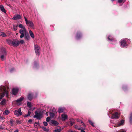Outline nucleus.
<instances>
[{
    "label": "nucleus",
    "mask_w": 132,
    "mask_h": 132,
    "mask_svg": "<svg viewBox=\"0 0 132 132\" xmlns=\"http://www.w3.org/2000/svg\"><path fill=\"white\" fill-rule=\"evenodd\" d=\"M5 94L6 97H8V92L6 90V87L1 86L0 87V101L3 97Z\"/></svg>",
    "instance_id": "1"
},
{
    "label": "nucleus",
    "mask_w": 132,
    "mask_h": 132,
    "mask_svg": "<svg viewBox=\"0 0 132 132\" xmlns=\"http://www.w3.org/2000/svg\"><path fill=\"white\" fill-rule=\"evenodd\" d=\"M35 114L33 116L34 118H36L38 120L40 119L42 117L43 113L41 111H36L35 112Z\"/></svg>",
    "instance_id": "2"
},
{
    "label": "nucleus",
    "mask_w": 132,
    "mask_h": 132,
    "mask_svg": "<svg viewBox=\"0 0 132 132\" xmlns=\"http://www.w3.org/2000/svg\"><path fill=\"white\" fill-rule=\"evenodd\" d=\"M24 18L26 25L27 26H29L30 27L34 29V25L32 22V21L28 20L25 16H24Z\"/></svg>",
    "instance_id": "3"
},
{
    "label": "nucleus",
    "mask_w": 132,
    "mask_h": 132,
    "mask_svg": "<svg viewBox=\"0 0 132 132\" xmlns=\"http://www.w3.org/2000/svg\"><path fill=\"white\" fill-rule=\"evenodd\" d=\"M34 47L36 55L39 56L40 52V49L39 46L37 45L36 44L35 45Z\"/></svg>",
    "instance_id": "4"
},
{
    "label": "nucleus",
    "mask_w": 132,
    "mask_h": 132,
    "mask_svg": "<svg viewBox=\"0 0 132 132\" xmlns=\"http://www.w3.org/2000/svg\"><path fill=\"white\" fill-rule=\"evenodd\" d=\"M26 32H27V30L25 29V30L24 29H20L19 31V33L21 34L20 37L21 38L24 37V35L25 34Z\"/></svg>",
    "instance_id": "5"
},
{
    "label": "nucleus",
    "mask_w": 132,
    "mask_h": 132,
    "mask_svg": "<svg viewBox=\"0 0 132 132\" xmlns=\"http://www.w3.org/2000/svg\"><path fill=\"white\" fill-rule=\"evenodd\" d=\"M19 44V41L16 39H13L12 46H14L17 47Z\"/></svg>",
    "instance_id": "6"
},
{
    "label": "nucleus",
    "mask_w": 132,
    "mask_h": 132,
    "mask_svg": "<svg viewBox=\"0 0 132 132\" xmlns=\"http://www.w3.org/2000/svg\"><path fill=\"white\" fill-rule=\"evenodd\" d=\"M14 114L17 116H19L21 115L22 114V112L21 111V109L19 108L18 110H15L14 111Z\"/></svg>",
    "instance_id": "7"
},
{
    "label": "nucleus",
    "mask_w": 132,
    "mask_h": 132,
    "mask_svg": "<svg viewBox=\"0 0 132 132\" xmlns=\"http://www.w3.org/2000/svg\"><path fill=\"white\" fill-rule=\"evenodd\" d=\"M119 118L118 113L117 112H115L113 113L111 116V118L116 119Z\"/></svg>",
    "instance_id": "8"
},
{
    "label": "nucleus",
    "mask_w": 132,
    "mask_h": 132,
    "mask_svg": "<svg viewBox=\"0 0 132 132\" xmlns=\"http://www.w3.org/2000/svg\"><path fill=\"white\" fill-rule=\"evenodd\" d=\"M49 123L51 125H53L55 126H57L59 124L57 121L53 120H51L49 122Z\"/></svg>",
    "instance_id": "9"
},
{
    "label": "nucleus",
    "mask_w": 132,
    "mask_h": 132,
    "mask_svg": "<svg viewBox=\"0 0 132 132\" xmlns=\"http://www.w3.org/2000/svg\"><path fill=\"white\" fill-rule=\"evenodd\" d=\"M120 44L121 46L123 47L126 46L127 45V44L126 43V41L125 39L121 40L120 41Z\"/></svg>",
    "instance_id": "10"
},
{
    "label": "nucleus",
    "mask_w": 132,
    "mask_h": 132,
    "mask_svg": "<svg viewBox=\"0 0 132 132\" xmlns=\"http://www.w3.org/2000/svg\"><path fill=\"white\" fill-rule=\"evenodd\" d=\"M24 38L26 40H28L30 39V37L28 32H26L24 35Z\"/></svg>",
    "instance_id": "11"
},
{
    "label": "nucleus",
    "mask_w": 132,
    "mask_h": 132,
    "mask_svg": "<svg viewBox=\"0 0 132 132\" xmlns=\"http://www.w3.org/2000/svg\"><path fill=\"white\" fill-rule=\"evenodd\" d=\"M19 89L18 88H14L12 89V93L13 95H16L18 93Z\"/></svg>",
    "instance_id": "12"
},
{
    "label": "nucleus",
    "mask_w": 132,
    "mask_h": 132,
    "mask_svg": "<svg viewBox=\"0 0 132 132\" xmlns=\"http://www.w3.org/2000/svg\"><path fill=\"white\" fill-rule=\"evenodd\" d=\"M61 116L62 118V120L63 121H65L68 118V116L65 114H62Z\"/></svg>",
    "instance_id": "13"
},
{
    "label": "nucleus",
    "mask_w": 132,
    "mask_h": 132,
    "mask_svg": "<svg viewBox=\"0 0 132 132\" xmlns=\"http://www.w3.org/2000/svg\"><path fill=\"white\" fill-rule=\"evenodd\" d=\"M21 17L20 15H16L14 16L12 18V19L15 20H16L18 19H21Z\"/></svg>",
    "instance_id": "14"
},
{
    "label": "nucleus",
    "mask_w": 132,
    "mask_h": 132,
    "mask_svg": "<svg viewBox=\"0 0 132 132\" xmlns=\"http://www.w3.org/2000/svg\"><path fill=\"white\" fill-rule=\"evenodd\" d=\"M4 51V54L3 55H2L1 56V58L2 61H4L5 60V56L6 54V51L4 50H3Z\"/></svg>",
    "instance_id": "15"
},
{
    "label": "nucleus",
    "mask_w": 132,
    "mask_h": 132,
    "mask_svg": "<svg viewBox=\"0 0 132 132\" xmlns=\"http://www.w3.org/2000/svg\"><path fill=\"white\" fill-rule=\"evenodd\" d=\"M34 95L32 93H29L28 95V99L29 101H31Z\"/></svg>",
    "instance_id": "16"
},
{
    "label": "nucleus",
    "mask_w": 132,
    "mask_h": 132,
    "mask_svg": "<svg viewBox=\"0 0 132 132\" xmlns=\"http://www.w3.org/2000/svg\"><path fill=\"white\" fill-rule=\"evenodd\" d=\"M6 42L7 44L10 45H12L13 39H6Z\"/></svg>",
    "instance_id": "17"
},
{
    "label": "nucleus",
    "mask_w": 132,
    "mask_h": 132,
    "mask_svg": "<svg viewBox=\"0 0 132 132\" xmlns=\"http://www.w3.org/2000/svg\"><path fill=\"white\" fill-rule=\"evenodd\" d=\"M65 110L64 108H60L58 109L57 112L59 113L63 112Z\"/></svg>",
    "instance_id": "18"
},
{
    "label": "nucleus",
    "mask_w": 132,
    "mask_h": 132,
    "mask_svg": "<svg viewBox=\"0 0 132 132\" xmlns=\"http://www.w3.org/2000/svg\"><path fill=\"white\" fill-rule=\"evenodd\" d=\"M0 9L1 11L4 12V13H6V10L4 8V6L2 5H0Z\"/></svg>",
    "instance_id": "19"
},
{
    "label": "nucleus",
    "mask_w": 132,
    "mask_h": 132,
    "mask_svg": "<svg viewBox=\"0 0 132 132\" xmlns=\"http://www.w3.org/2000/svg\"><path fill=\"white\" fill-rule=\"evenodd\" d=\"M6 100L4 99H3L1 101L0 103V105H4L6 104Z\"/></svg>",
    "instance_id": "20"
},
{
    "label": "nucleus",
    "mask_w": 132,
    "mask_h": 132,
    "mask_svg": "<svg viewBox=\"0 0 132 132\" xmlns=\"http://www.w3.org/2000/svg\"><path fill=\"white\" fill-rule=\"evenodd\" d=\"M23 99L24 97H21L19 99H17L16 100V102L18 103H19L22 102L23 100Z\"/></svg>",
    "instance_id": "21"
},
{
    "label": "nucleus",
    "mask_w": 132,
    "mask_h": 132,
    "mask_svg": "<svg viewBox=\"0 0 132 132\" xmlns=\"http://www.w3.org/2000/svg\"><path fill=\"white\" fill-rule=\"evenodd\" d=\"M0 36L3 37H5L6 36V35L4 33L0 31Z\"/></svg>",
    "instance_id": "22"
},
{
    "label": "nucleus",
    "mask_w": 132,
    "mask_h": 132,
    "mask_svg": "<svg viewBox=\"0 0 132 132\" xmlns=\"http://www.w3.org/2000/svg\"><path fill=\"white\" fill-rule=\"evenodd\" d=\"M108 40L110 41H115V40L112 38L111 36H109L108 38Z\"/></svg>",
    "instance_id": "23"
},
{
    "label": "nucleus",
    "mask_w": 132,
    "mask_h": 132,
    "mask_svg": "<svg viewBox=\"0 0 132 132\" xmlns=\"http://www.w3.org/2000/svg\"><path fill=\"white\" fill-rule=\"evenodd\" d=\"M31 109H29L28 111L27 114L25 115L24 116V117H28V116H30V115L31 113Z\"/></svg>",
    "instance_id": "24"
},
{
    "label": "nucleus",
    "mask_w": 132,
    "mask_h": 132,
    "mask_svg": "<svg viewBox=\"0 0 132 132\" xmlns=\"http://www.w3.org/2000/svg\"><path fill=\"white\" fill-rule=\"evenodd\" d=\"M29 33L31 38H34V36L31 30H29Z\"/></svg>",
    "instance_id": "25"
},
{
    "label": "nucleus",
    "mask_w": 132,
    "mask_h": 132,
    "mask_svg": "<svg viewBox=\"0 0 132 132\" xmlns=\"http://www.w3.org/2000/svg\"><path fill=\"white\" fill-rule=\"evenodd\" d=\"M81 35L80 33H77V34L76 38L77 39H78L81 37Z\"/></svg>",
    "instance_id": "26"
},
{
    "label": "nucleus",
    "mask_w": 132,
    "mask_h": 132,
    "mask_svg": "<svg viewBox=\"0 0 132 132\" xmlns=\"http://www.w3.org/2000/svg\"><path fill=\"white\" fill-rule=\"evenodd\" d=\"M125 122L124 120H122L120 121V122L118 124V126H120L121 125L123 124Z\"/></svg>",
    "instance_id": "27"
},
{
    "label": "nucleus",
    "mask_w": 132,
    "mask_h": 132,
    "mask_svg": "<svg viewBox=\"0 0 132 132\" xmlns=\"http://www.w3.org/2000/svg\"><path fill=\"white\" fill-rule=\"evenodd\" d=\"M18 27L21 29H24L25 30L26 28L25 27L23 26L22 24H20L18 25Z\"/></svg>",
    "instance_id": "28"
},
{
    "label": "nucleus",
    "mask_w": 132,
    "mask_h": 132,
    "mask_svg": "<svg viewBox=\"0 0 132 132\" xmlns=\"http://www.w3.org/2000/svg\"><path fill=\"white\" fill-rule=\"evenodd\" d=\"M129 120L130 122L131 123H132V112H131L130 114Z\"/></svg>",
    "instance_id": "29"
},
{
    "label": "nucleus",
    "mask_w": 132,
    "mask_h": 132,
    "mask_svg": "<svg viewBox=\"0 0 132 132\" xmlns=\"http://www.w3.org/2000/svg\"><path fill=\"white\" fill-rule=\"evenodd\" d=\"M45 131L47 132H48V129H46V127L43 126H42L41 127Z\"/></svg>",
    "instance_id": "30"
},
{
    "label": "nucleus",
    "mask_w": 132,
    "mask_h": 132,
    "mask_svg": "<svg viewBox=\"0 0 132 132\" xmlns=\"http://www.w3.org/2000/svg\"><path fill=\"white\" fill-rule=\"evenodd\" d=\"M9 113V112L7 110H6L3 112V114L6 115H8Z\"/></svg>",
    "instance_id": "31"
},
{
    "label": "nucleus",
    "mask_w": 132,
    "mask_h": 132,
    "mask_svg": "<svg viewBox=\"0 0 132 132\" xmlns=\"http://www.w3.org/2000/svg\"><path fill=\"white\" fill-rule=\"evenodd\" d=\"M75 121L73 119L71 120L70 121V123L71 126H72L73 124L75 123Z\"/></svg>",
    "instance_id": "32"
},
{
    "label": "nucleus",
    "mask_w": 132,
    "mask_h": 132,
    "mask_svg": "<svg viewBox=\"0 0 132 132\" xmlns=\"http://www.w3.org/2000/svg\"><path fill=\"white\" fill-rule=\"evenodd\" d=\"M75 128L76 129H78L79 130H81V128L79 127L77 125H75Z\"/></svg>",
    "instance_id": "33"
},
{
    "label": "nucleus",
    "mask_w": 132,
    "mask_h": 132,
    "mask_svg": "<svg viewBox=\"0 0 132 132\" xmlns=\"http://www.w3.org/2000/svg\"><path fill=\"white\" fill-rule=\"evenodd\" d=\"M88 122H89V123L93 127L94 126V124L93 122H92L91 120H88Z\"/></svg>",
    "instance_id": "34"
},
{
    "label": "nucleus",
    "mask_w": 132,
    "mask_h": 132,
    "mask_svg": "<svg viewBox=\"0 0 132 132\" xmlns=\"http://www.w3.org/2000/svg\"><path fill=\"white\" fill-rule=\"evenodd\" d=\"M27 105L28 107L30 108H31V102H27Z\"/></svg>",
    "instance_id": "35"
},
{
    "label": "nucleus",
    "mask_w": 132,
    "mask_h": 132,
    "mask_svg": "<svg viewBox=\"0 0 132 132\" xmlns=\"http://www.w3.org/2000/svg\"><path fill=\"white\" fill-rule=\"evenodd\" d=\"M61 130V128L59 129H55L54 130V132H60Z\"/></svg>",
    "instance_id": "36"
},
{
    "label": "nucleus",
    "mask_w": 132,
    "mask_h": 132,
    "mask_svg": "<svg viewBox=\"0 0 132 132\" xmlns=\"http://www.w3.org/2000/svg\"><path fill=\"white\" fill-rule=\"evenodd\" d=\"M50 117L53 118L54 116V114L53 113L51 112L50 114Z\"/></svg>",
    "instance_id": "37"
},
{
    "label": "nucleus",
    "mask_w": 132,
    "mask_h": 132,
    "mask_svg": "<svg viewBox=\"0 0 132 132\" xmlns=\"http://www.w3.org/2000/svg\"><path fill=\"white\" fill-rule=\"evenodd\" d=\"M51 119L49 117H47L46 119V121L47 122H50Z\"/></svg>",
    "instance_id": "38"
},
{
    "label": "nucleus",
    "mask_w": 132,
    "mask_h": 132,
    "mask_svg": "<svg viewBox=\"0 0 132 132\" xmlns=\"http://www.w3.org/2000/svg\"><path fill=\"white\" fill-rule=\"evenodd\" d=\"M19 42V43H20L22 44H23L24 43V40H21Z\"/></svg>",
    "instance_id": "39"
},
{
    "label": "nucleus",
    "mask_w": 132,
    "mask_h": 132,
    "mask_svg": "<svg viewBox=\"0 0 132 132\" xmlns=\"http://www.w3.org/2000/svg\"><path fill=\"white\" fill-rule=\"evenodd\" d=\"M43 123L44 125L45 126H46L48 125L47 123L46 122H45V121L43 122Z\"/></svg>",
    "instance_id": "40"
},
{
    "label": "nucleus",
    "mask_w": 132,
    "mask_h": 132,
    "mask_svg": "<svg viewBox=\"0 0 132 132\" xmlns=\"http://www.w3.org/2000/svg\"><path fill=\"white\" fill-rule=\"evenodd\" d=\"M5 118L4 117H2L0 116V121H2V120L3 119H4Z\"/></svg>",
    "instance_id": "41"
},
{
    "label": "nucleus",
    "mask_w": 132,
    "mask_h": 132,
    "mask_svg": "<svg viewBox=\"0 0 132 132\" xmlns=\"http://www.w3.org/2000/svg\"><path fill=\"white\" fill-rule=\"evenodd\" d=\"M16 123L17 124H21V122L19 120H16Z\"/></svg>",
    "instance_id": "42"
},
{
    "label": "nucleus",
    "mask_w": 132,
    "mask_h": 132,
    "mask_svg": "<svg viewBox=\"0 0 132 132\" xmlns=\"http://www.w3.org/2000/svg\"><path fill=\"white\" fill-rule=\"evenodd\" d=\"M13 29L15 31L17 29V26H13Z\"/></svg>",
    "instance_id": "43"
},
{
    "label": "nucleus",
    "mask_w": 132,
    "mask_h": 132,
    "mask_svg": "<svg viewBox=\"0 0 132 132\" xmlns=\"http://www.w3.org/2000/svg\"><path fill=\"white\" fill-rule=\"evenodd\" d=\"M32 122V120L31 119H29L28 121V122L29 123H31Z\"/></svg>",
    "instance_id": "44"
},
{
    "label": "nucleus",
    "mask_w": 132,
    "mask_h": 132,
    "mask_svg": "<svg viewBox=\"0 0 132 132\" xmlns=\"http://www.w3.org/2000/svg\"><path fill=\"white\" fill-rule=\"evenodd\" d=\"M35 108H30V109H31V111H33L35 109Z\"/></svg>",
    "instance_id": "45"
},
{
    "label": "nucleus",
    "mask_w": 132,
    "mask_h": 132,
    "mask_svg": "<svg viewBox=\"0 0 132 132\" xmlns=\"http://www.w3.org/2000/svg\"><path fill=\"white\" fill-rule=\"evenodd\" d=\"M77 121L78 122H80L81 120L79 119H77Z\"/></svg>",
    "instance_id": "46"
},
{
    "label": "nucleus",
    "mask_w": 132,
    "mask_h": 132,
    "mask_svg": "<svg viewBox=\"0 0 132 132\" xmlns=\"http://www.w3.org/2000/svg\"><path fill=\"white\" fill-rule=\"evenodd\" d=\"M10 123L11 124H12L13 123V121L12 120H11L10 121Z\"/></svg>",
    "instance_id": "47"
},
{
    "label": "nucleus",
    "mask_w": 132,
    "mask_h": 132,
    "mask_svg": "<svg viewBox=\"0 0 132 132\" xmlns=\"http://www.w3.org/2000/svg\"><path fill=\"white\" fill-rule=\"evenodd\" d=\"M81 132H85V131L83 130H81Z\"/></svg>",
    "instance_id": "48"
},
{
    "label": "nucleus",
    "mask_w": 132,
    "mask_h": 132,
    "mask_svg": "<svg viewBox=\"0 0 132 132\" xmlns=\"http://www.w3.org/2000/svg\"><path fill=\"white\" fill-rule=\"evenodd\" d=\"M37 64L36 63H35L34 64V66L35 67L37 65Z\"/></svg>",
    "instance_id": "49"
},
{
    "label": "nucleus",
    "mask_w": 132,
    "mask_h": 132,
    "mask_svg": "<svg viewBox=\"0 0 132 132\" xmlns=\"http://www.w3.org/2000/svg\"><path fill=\"white\" fill-rule=\"evenodd\" d=\"M125 131L124 130H122L120 131V132H125Z\"/></svg>",
    "instance_id": "50"
},
{
    "label": "nucleus",
    "mask_w": 132,
    "mask_h": 132,
    "mask_svg": "<svg viewBox=\"0 0 132 132\" xmlns=\"http://www.w3.org/2000/svg\"><path fill=\"white\" fill-rule=\"evenodd\" d=\"M3 128L2 127V125H1L0 126V129H3Z\"/></svg>",
    "instance_id": "51"
},
{
    "label": "nucleus",
    "mask_w": 132,
    "mask_h": 132,
    "mask_svg": "<svg viewBox=\"0 0 132 132\" xmlns=\"http://www.w3.org/2000/svg\"><path fill=\"white\" fill-rule=\"evenodd\" d=\"M82 125H83V126L84 127H85V126H85V125L84 123H83L82 124Z\"/></svg>",
    "instance_id": "52"
},
{
    "label": "nucleus",
    "mask_w": 132,
    "mask_h": 132,
    "mask_svg": "<svg viewBox=\"0 0 132 132\" xmlns=\"http://www.w3.org/2000/svg\"><path fill=\"white\" fill-rule=\"evenodd\" d=\"M123 90H125V87H123Z\"/></svg>",
    "instance_id": "53"
},
{
    "label": "nucleus",
    "mask_w": 132,
    "mask_h": 132,
    "mask_svg": "<svg viewBox=\"0 0 132 132\" xmlns=\"http://www.w3.org/2000/svg\"><path fill=\"white\" fill-rule=\"evenodd\" d=\"M18 132V130H15L14 132Z\"/></svg>",
    "instance_id": "54"
},
{
    "label": "nucleus",
    "mask_w": 132,
    "mask_h": 132,
    "mask_svg": "<svg viewBox=\"0 0 132 132\" xmlns=\"http://www.w3.org/2000/svg\"><path fill=\"white\" fill-rule=\"evenodd\" d=\"M37 123H38H38H39V122H38V123H37V122H35V123L34 124V125H35V124H37Z\"/></svg>",
    "instance_id": "55"
},
{
    "label": "nucleus",
    "mask_w": 132,
    "mask_h": 132,
    "mask_svg": "<svg viewBox=\"0 0 132 132\" xmlns=\"http://www.w3.org/2000/svg\"><path fill=\"white\" fill-rule=\"evenodd\" d=\"M80 122H81V123H82V124L84 123L81 120L80 121Z\"/></svg>",
    "instance_id": "56"
},
{
    "label": "nucleus",
    "mask_w": 132,
    "mask_h": 132,
    "mask_svg": "<svg viewBox=\"0 0 132 132\" xmlns=\"http://www.w3.org/2000/svg\"><path fill=\"white\" fill-rule=\"evenodd\" d=\"M7 88H8V89H9V87H8L7 86Z\"/></svg>",
    "instance_id": "57"
},
{
    "label": "nucleus",
    "mask_w": 132,
    "mask_h": 132,
    "mask_svg": "<svg viewBox=\"0 0 132 132\" xmlns=\"http://www.w3.org/2000/svg\"><path fill=\"white\" fill-rule=\"evenodd\" d=\"M125 2V1H123V3Z\"/></svg>",
    "instance_id": "58"
}]
</instances>
